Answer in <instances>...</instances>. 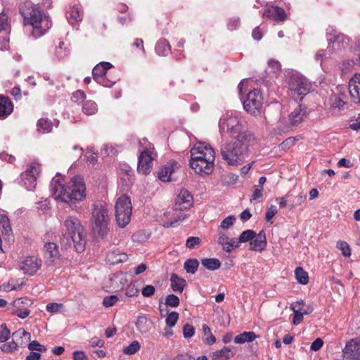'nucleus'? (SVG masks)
Returning a JSON list of instances; mask_svg holds the SVG:
<instances>
[{
    "label": "nucleus",
    "instance_id": "obj_1",
    "mask_svg": "<svg viewBox=\"0 0 360 360\" xmlns=\"http://www.w3.org/2000/svg\"><path fill=\"white\" fill-rule=\"evenodd\" d=\"M256 139L253 133L249 130L244 131L236 136L230 142L221 147L223 159L230 165H239L245 160V155L249 148L253 146Z\"/></svg>",
    "mask_w": 360,
    "mask_h": 360
},
{
    "label": "nucleus",
    "instance_id": "obj_2",
    "mask_svg": "<svg viewBox=\"0 0 360 360\" xmlns=\"http://www.w3.org/2000/svg\"><path fill=\"white\" fill-rule=\"evenodd\" d=\"M51 191L55 199H60L71 205L82 201L86 198L85 184L84 179L80 176L72 178L66 186L60 179H53Z\"/></svg>",
    "mask_w": 360,
    "mask_h": 360
},
{
    "label": "nucleus",
    "instance_id": "obj_3",
    "mask_svg": "<svg viewBox=\"0 0 360 360\" xmlns=\"http://www.w3.org/2000/svg\"><path fill=\"white\" fill-rule=\"evenodd\" d=\"M91 229L94 236L104 238L110 231L109 210L105 203L96 202L92 205Z\"/></svg>",
    "mask_w": 360,
    "mask_h": 360
},
{
    "label": "nucleus",
    "instance_id": "obj_4",
    "mask_svg": "<svg viewBox=\"0 0 360 360\" xmlns=\"http://www.w3.org/2000/svg\"><path fill=\"white\" fill-rule=\"evenodd\" d=\"M20 13L24 18V24L32 27V34L34 38L44 34V32L41 26L43 14L37 6L32 2L26 1L20 6Z\"/></svg>",
    "mask_w": 360,
    "mask_h": 360
},
{
    "label": "nucleus",
    "instance_id": "obj_5",
    "mask_svg": "<svg viewBox=\"0 0 360 360\" xmlns=\"http://www.w3.org/2000/svg\"><path fill=\"white\" fill-rule=\"evenodd\" d=\"M66 231L74 243L77 252H82L86 245V233L80 220L75 216L70 215L63 222Z\"/></svg>",
    "mask_w": 360,
    "mask_h": 360
},
{
    "label": "nucleus",
    "instance_id": "obj_6",
    "mask_svg": "<svg viewBox=\"0 0 360 360\" xmlns=\"http://www.w3.org/2000/svg\"><path fill=\"white\" fill-rule=\"evenodd\" d=\"M219 128L221 134L240 135L243 133V121L236 112H227L219 122Z\"/></svg>",
    "mask_w": 360,
    "mask_h": 360
},
{
    "label": "nucleus",
    "instance_id": "obj_7",
    "mask_svg": "<svg viewBox=\"0 0 360 360\" xmlns=\"http://www.w3.org/2000/svg\"><path fill=\"white\" fill-rule=\"evenodd\" d=\"M139 146L143 148L139 157V163L137 170L139 173L148 174L150 172L152 168V150L150 143L146 139H143L139 141Z\"/></svg>",
    "mask_w": 360,
    "mask_h": 360
},
{
    "label": "nucleus",
    "instance_id": "obj_8",
    "mask_svg": "<svg viewBox=\"0 0 360 360\" xmlns=\"http://www.w3.org/2000/svg\"><path fill=\"white\" fill-rule=\"evenodd\" d=\"M263 97L259 91L255 89L250 91L243 102L244 109L252 115H257L262 106Z\"/></svg>",
    "mask_w": 360,
    "mask_h": 360
},
{
    "label": "nucleus",
    "instance_id": "obj_9",
    "mask_svg": "<svg viewBox=\"0 0 360 360\" xmlns=\"http://www.w3.org/2000/svg\"><path fill=\"white\" fill-rule=\"evenodd\" d=\"M289 88L292 91L301 96L300 99L302 100L303 96L310 91L311 84L307 78L301 75H293L290 79Z\"/></svg>",
    "mask_w": 360,
    "mask_h": 360
},
{
    "label": "nucleus",
    "instance_id": "obj_10",
    "mask_svg": "<svg viewBox=\"0 0 360 360\" xmlns=\"http://www.w3.org/2000/svg\"><path fill=\"white\" fill-rule=\"evenodd\" d=\"M40 171L39 165L33 162L29 165L26 170L21 174V181L27 190H32L35 188L37 179L39 175Z\"/></svg>",
    "mask_w": 360,
    "mask_h": 360
},
{
    "label": "nucleus",
    "instance_id": "obj_11",
    "mask_svg": "<svg viewBox=\"0 0 360 360\" xmlns=\"http://www.w3.org/2000/svg\"><path fill=\"white\" fill-rule=\"evenodd\" d=\"M207 155L208 159H190V167L195 172V173L200 175H207L213 172L214 159L211 158L210 154H207Z\"/></svg>",
    "mask_w": 360,
    "mask_h": 360
},
{
    "label": "nucleus",
    "instance_id": "obj_12",
    "mask_svg": "<svg viewBox=\"0 0 360 360\" xmlns=\"http://www.w3.org/2000/svg\"><path fill=\"white\" fill-rule=\"evenodd\" d=\"M327 40L329 44L328 52L330 53L345 49L349 44V38L336 30H333L328 34Z\"/></svg>",
    "mask_w": 360,
    "mask_h": 360
},
{
    "label": "nucleus",
    "instance_id": "obj_13",
    "mask_svg": "<svg viewBox=\"0 0 360 360\" xmlns=\"http://www.w3.org/2000/svg\"><path fill=\"white\" fill-rule=\"evenodd\" d=\"M342 360H360L359 339H352L346 342L342 349Z\"/></svg>",
    "mask_w": 360,
    "mask_h": 360
},
{
    "label": "nucleus",
    "instance_id": "obj_14",
    "mask_svg": "<svg viewBox=\"0 0 360 360\" xmlns=\"http://www.w3.org/2000/svg\"><path fill=\"white\" fill-rule=\"evenodd\" d=\"M193 202L192 195L187 190H181L175 201L174 207L175 212L177 213L179 211L181 212L189 209L193 205Z\"/></svg>",
    "mask_w": 360,
    "mask_h": 360
},
{
    "label": "nucleus",
    "instance_id": "obj_15",
    "mask_svg": "<svg viewBox=\"0 0 360 360\" xmlns=\"http://www.w3.org/2000/svg\"><path fill=\"white\" fill-rule=\"evenodd\" d=\"M207 154H210L211 158L215 159L214 149L205 143H197L191 150V158L208 159Z\"/></svg>",
    "mask_w": 360,
    "mask_h": 360
},
{
    "label": "nucleus",
    "instance_id": "obj_16",
    "mask_svg": "<svg viewBox=\"0 0 360 360\" xmlns=\"http://www.w3.org/2000/svg\"><path fill=\"white\" fill-rule=\"evenodd\" d=\"M60 254L58 245L54 243H47L44 246V258L45 263L51 266L59 259Z\"/></svg>",
    "mask_w": 360,
    "mask_h": 360
},
{
    "label": "nucleus",
    "instance_id": "obj_17",
    "mask_svg": "<svg viewBox=\"0 0 360 360\" xmlns=\"http://www.w3.org/2000/svg\"><path fill=\"white\" fill-rule=\"evenodd\" d=\"M349 92L352 101L360 103V74L356 73L349 82Z\"/></svg>",
    "mask_w": 360,
    "mask_h": 360
},
{
    "label": "nucleus",
    "instance_id": "obj_18",
    "mask_svg": "<svg viewBox=\"0 0 360 360\" xmlns=\"http://www.w3.org/2000/svg\"><path fill=\"white\" fill-rule=\"evenodd\" d=\"M41 266V261L34 257H28L21 262L20 269L25 274H34Z\"/></svg>",
    "mask_w": 360,
    "mask_h": 360
},
{
    "label": "nucleus",
    "instance_id": "obj_19",
    "mask_svg": "<svg viewBox=\"0 0 360 360\" xmlns=\"http://www.w3.org/2000/svg\"><path fill=\"white\" fill-rule=\"evenodd\" d=\"M112 68L111 63L108 62H102L97 64L92 70L94 79L99 84L105 86L103 76L106 74L108 70Z\"/></svg>",
    "mask_w": 360,
    "mask_h": 360
},
{
    "label": "nucleus",
    "instance_id": "obj_20",
    "mask_svg": "<svg viewBox=\"0 0 360 360\" xmlns=\"http://www.w3.org/2000/svg\"><path fill=\"white\" fill-rule=\"evenodd\" d=\"M307 115V108L304 105H299L290 114L289 120L292 126L299 125Z\"/></svg>",
    "mask_w": 360,
    "mask_h": 360
},
{
    "label": "nucleus",
    "instance_id": "obj_21",
    "mask_svg": "<svg viewBox=\"0 0 360 360\" xmlns=\"http://www.w3.org/2000/svg\"><path fill=\"white\" fill-rule=\"evenodd\" d=\"M266 243L265 232L262 230L256 235V237L252 240L249 249L253 251H262L265 249Z\"/></svg>",
    "mask_w": 360,
    "mask_h": 360
},
{
    "label": "nucleus",
    "instance_id": "obj_22",
    "mask_svg": "<svg viewBox=\"0 0 360 360\" xmlns=\"http://www.w3.org/2000/svg\"><path fill=\"white\" fill-rule=\"evenodd\" d=\"M128 255L122 251L117 249L109 252L105 257V260L110 264H117L127 261Z\"/></svg>",
    "mask_w": 360,
    "mask_h": 360
},
{
    "label": "nucleus",
    "instance_id": "obj_23",
    "mask_svg": "<svg viewBox=\"0 0 360 360\" xmlns=\"http://www.w3.org/2000/svg\"><path fill=\"white\" fill-rule=\"evenodd\" d=\"M263 16H267L276 21H284L287 18L285 11L278 6H272L267 9L264 12Z\"/></svg>",
    "mask_w": 360,
    "mask_h": 360
},
{
    "label": "nucleus",
    "instance_id": "obj_24",
    "mask_svg": "<svg viewBox=\"0 0 360 360\" xmlns=\"http://www.w3.org/2000/svg\"><path fill=\"white\" fill-rule=\"evenodd\" d=\"M290 308L294 315H309L313 312V307L306 304L302 300L292 303Z\"/></svg>",
    "mask_w": 360,
    "mask_h": 360
},
{
    "label": "nucleus",
    "instance_id": "obj_25",
    "mask_svg": "<svg viewBox=\"0 0 360 360\" xmlns=\"http://www.w3.org/2000/svg\"><path fill=\"white\" fill-rule=\"evenodd\" d=\"M115 212H131L132 207L129 197L122 195L117 198L115 206Z\"/></svg>",
    "mask_w": 360,
    "mask_h": 360
},
{
    "label": "nucleus",
    "instance_id": "obj_26",
    "mask_svg": "<svg viewBox=\"0 0 360 360\" xmlns=\"http://www.w3.org/2000/svg\"><path fill=\"white\" fill-rule=\"evenodd\" d=\"M18 347H22L29 342L31 340L30 333L26 332L23 328H20L12 335Z\"/></svg>",
    "mask_w": 360,
    "mask_h": 360
},
{
    "label": "nucleus",
    "instance_id": "obj_27",
    "mask_svg": "<svg viewBox=\"0 0 360 360\" xmlns=\"http://www.w3.org/2000/svg\"><path fill=\"white\" fill-rule=\"evenodd\" d=\"M13 110L11 101L6 97L0 96V118H6Z\"/></svg>",
    "mask_w": 360,
    "mask_h": 360
},
{
    "label": "nucleus",
    "instance_id": "obj_28",
    "mask_svg": "<svg viewBox=\"0 0 360 360\" xmlns=\"http://www.w3.org/2000/svg\"><path fill=\"white\" fill-rule=\"evenodd\" d=\"M235 351L229 347H224L221 349L217 350L212 353V357L213 360H228L233 356Z\"/></svg>",
    "mask_w": 360,
    "mask_h": 360
},
{
    "label": "nucleus",
    "instance_id": "obj_29",
    "mask_svg": "<svg viewBox=\"0 0 360 360\" xmlns=\"http://www.w3.org/2000/svg\"><path fill=\"white\" fill-rule=\"evenodd\" d=\"M171 288L173 291L182 292L186 285V281L184 278H180L177 274L173 273L171 275Z\"/></svg>",
    "mask_w": 360,
    "mask_h": 360
},
{
    "label": "nucleus",
    "instance_id": "obj_30",
    "mask_svg": "<svg viewBox=\"0 0 360 360\" xmlns=\"http://www.w3.org/2000/svg\"><path fill=\"white\" fill-rule=\"evenodd\" d=\"M174 172L172 165H165L158 172V177L162 181L169 182L172 180V174Z\"/></svg>",
    "mask_w": 360,
    "mask_h": 360
},
{
    "label": "nucleus",
    "instance_id": "obj_31",
    "mask_svg": "<svg viewBox=\"0 0 360 360\" xmlns=\"http://www.w3.org/2000/svg\"><path fill=\"white\" fill-rule=\"evenodd\" d=\"M131 212H115L116 221L117 225L121 227H125L130 221Z\"/></svg>",
    "mask_w": 360,
    "mask_h": 360
},
{
    "label": "nucleus",
    "instance_id": "obj_32",
    "mask_svg": "<svg viewBox=\"0 0 360 360\" xmlns=\"http://www.w3.org/2000/svg\"><path fill=\"white\" fill-rule=\"evenodd\" d=\"M256 335L254 332H244L236 335L234 338V342L236 344H243L245 342H250L256 338Z\"/></svg>",
    "mask_w": 360,
    "mask_h": 360
},
{
    "label": "nucleus",
    "instance_id": "obj_33",
    "mask_svg": "<svg viewBox=\"0 0 360 360\" xmlns=\"http://www.w3.org/2000/svg\"><path fill=\"white\" fill-rule=\"evenodd\" d=\"M179 304V297L173 294L169 295L166 297L165 302L160 304V310L161 314H162L163 309L167 308V307H175Z\"/></svg>",
    "mask_w": 360,
    "mask_h": 360
},
{
    "label": "nucleus",
    "instance_id": "obj_34",
    "mask_svg": "<svg viewBox=\"0 0 360 360\" xmlns=\"http://www.w3.org/2000/svg\"><path fill=\"white\" fill-rule=\"evenodd\" d=\"M202 265L208 270L214 271L220 268L221 262L216 258H204L201 260Z\"/></svg>",
    "mask_w": 360,
    "mask_h": 360
},
{
    "label": "nucleus",
    "instance_id": "obj_35",
    "mask_svg": "<svg viewBox=\"0 0 360 360\" xmlns=\"http://www.w3.org/2000/svg\"><path fill=\"white\" fill-rule=\"evenodd\" d=\"M67 18L70 23L74 24L82 20V15L79 9L77 7L72 6L70 8L68 12Z\"/></svg>",
    "mask_w": 360,
    "mask_h": 360
},
{
    "label": "nucleus",
    "instance_id": "obj_36",
    "mask_svg": "<svg viewBox=\"0 0 360 360\" xmlns=\"http://www.w3.org/2000/svg\"><path fill=\"white\" fill-rule=\"evenodd\" d=\"M295 278L297 282L302 285H306L309 283V276L302 267L298 266L295 270Z\"/></svg>",
    "mask_w": 360,
    "mask_h": 360
},
{
    "label": "nucleus",
    "instance_id": "obj_37",
    "mask_svg": "<svg viewBox=\"0 0 360 360\" xmlns=\"http://www.w3.org/2000/svg\"><path fill=\"white\" fill-rule=\"evenodd\" d=\"M199 266V262L197 259H188L184 264V268L188 274H195Z\"/></svg>",
    "mask_w": 360,
    "mask_h": 360
},
{
    "label": "nucleus",
    "instance_id": "obj_38",
    "mask_svg": "<svg viewBox=\"0 0 360 360\" xmlns=\"http://www.w3.org/2000/svg\"><path fill=\"white\" fill-rule=\"evenodd\" d=\"M202 339L203 341L208 345H212L216 342L215 337L212 335L209 326L204 324L202 326Z\"/></svg>",
    "mask_w": 360,
    "mask_h": 360
},
{
    "label": "nucleus",
    "instance_id": "obj_39",
    "mask_svg": "<svg viewBox=\"0 0 360 360\" xmlns=\"http://www.w3.org/2000/svg\"><path fill=\"white\" fill-rule=\"evenodd\" d=\"M136 325L141 333H146L150 328L151 322L146 316H139Z\"/></svg>",
    "mask_w": 360,
    "mask_h": 360
},
{
    "label": "nucleus",
    "instance_id": "obj_40",
    "mask_svg": "<svg viewBox=\"0 0 360 360\" xmlns=\"http://www.w3.org/2000/svg\"><path fill=\"white\" fill-rule=\"evenodd\" d=\"M46 310L50 314H63L67 312L65 307L61 303L52 302L46 305Z\"/></svg>",
    "mask_w": 360,
    "mask_h": 360
},
{
    "label": "nucleus",
    "instance_id": "obj_41",
    "mask_svg": "<svg viewBox=\"0 0 360 360\" xmlns=\"http://www.w3.org/2000/svg\"><path fill=\"white\" fill-rule=\"evenodd\" d=\"M37 129L42 133H49L52 129V123L46 118H41L37 122Z\"/></svg>",
    "mask_w": 360,
    "mask_h": 360
},
{
    "label": "nucleus",
    "instance_id": "obj_42",
    "mask_svg": "<svg viewBox=\"0 0 360 360\" xmlns=\"http://www.w3.org/2000/svg\"><path fill=\"white\" fill-rule=\"evenodd\" d=\"M170 46L169 43L165 39L160 40L155 46L156 53L160 56L166 55V53L169 51Z\"/></svg>",
    "mask_w": 360,
    "mask_h": 360
},
{
    "label": "nucleus",
    "instance_id": "obj_43",
    "mask_svg": "<svg viewBox=\"0 0 360 360\" xmlns=\"http://www.w3.org/2000/svg\"><path fill=\"white\" fill-rule=\"evenodd\" d=\"M97 110V105L93 101H86L82 105L83 112L88 115H94Z\"/></svg>",
    "mask_w": 360,
    "mask_h": 360
},
{
    "label": "nucleus",
    "instance_id": "obj_44",
    "mask_svg": "<svg viewBox=\"0 0 360 360\" xmlns=\"http://www.w3.org/2000/svg\"><path fill=\"white\" fill-rule=\"evenodd\" d=\"M0 228L6 235L9 236V234L11 233L9 219L5 215H0Z\"/></svg>",
    "mask_w": 360,
    "mask_h": 360
},
{
    "label": "nucleus",
    "instance_id": "obj_45",
    "mask_svg": "<svg viewBox=\"0 0 360 360\" xmlns=\"http://www.w3.org/2000/svg\"><path fill=\"white\" fill-rule=\"evenodd\" d=\"M256 237V233L254 231L248 229L243 231L239 236V242L245 243L252 241Z\"/></svg>",
    "mask_w": 360,
    "mask_h": 360
},
{
    "label": "nucleus",
    "instance_id": "obj_46",
    "mask_svg": "<svg viewBox=\"0 0 360 360\" xmlns=\"http://www.w3.org/2000/svg\"><path fill=\"white\" fill-rule=\"evenodd\" d=\"M141 347L139 342L136 340L133 341L130 345L123 348V352L126 354H134Z\"/></svg>",
    "mask_w": 360,
    "mask_h": 360
},
{
    "label": "nucleus",
    "instance_id": "obj_47",
    "mask_svg": "<svg viewBox=\"0 0 360 360\" xmlns=\"http://www.w3.org/2000/svg\"><path fill=\"white\" fill-rule=\"evenodd\" d=\"M175 215L176 216L174 217V219L173 221H166L162 224V226L165 228H169L172 226H175L179 221H182L186 217V215L182 212H179V213L175 212Z\"/></svg>",
    "mask_w": 360,
    "mask_h": 360
},
{
    "label": "nucleus",
    "instance_id": "obj_48",
    "mask_svg": "<svg viewBox=\"0 0 360 360\" xmlns=\"http://www.w3.org/2000/svg\"><path fill=\"white\" fill-rule=\"evenodd\" d=\"M18 347H19L17 345L15 340L13 338V340L11 342L3 344L1 346V350L6 353H10L18 349Z\"/></svg>",
    "mask_w": 360,
    "mask_h": 360
},
{
    "label": "nucleus",
    "instance_id": "obj_49",
    "mask_svg": "<svg viewBox=\"0 0 360 360\" xmlns=\"http://www.w3.org/2000/svg\"><path fill=\"white\" fill-rule=\"evenodd\" d=\"M28 349L33 352H44L46 351V347L36 340H33L28 344Z\"/></svg>",
    "mask_w": 360,
    "mask_h": 360
},
{
    "label": "nucleus",
    "instance_id": "obj_50",
    "mask_svg": "<svg viewBox=\"0 0 360 360\" xmlns=\"http://www.w3.org/2000/svg\"><path fill=\"white\" fill-rule=\"evenodd\" d=\"M338 247L342 251V254L345 257H349L351 255V249L349 244L345 241L340 240L338 242Z\"/></svg>",
    "mask_w": 360,
    "mask_h": 360
},
{
    "label": "nucleus",
    "instance_id": "obj_51",
    "mask_svg": "<svg viewBox=\"0 0 360 360\" xmlns=\"http://www.w3.org/2000/svg\"><path fill=\"white\" fill-rule=\"evenodd\" d=\"M11 332L10 330L7 328L6 323H2L1 325V331H0V342H4L8 340L10 338Z\"/></svg>",
    "mask_w": 360,
    "mask_h": 360
},
{
    "label": "nucleus",
    "instance_id": "obj_52",
    "mask_svg": "<svg viewBox=\"0 0 360 360\" xmlns=\"http://www.w3.org/2000/svg\"><path fill=\"white\" fill-rule=\"evenodd\" d=\"M330 102L331 107L338 109H341L345 104V103L336 95L330 96Z\"/></svg>",
    "mask_w": 360,
    "mask_h": 360
},
{
    "label": "nucleus",
    "instance_id": "obj_53",
    "mask_svg": "<svg viewBox=\"0 0 360 360\" xmlns=\"http://www.w3.org/2000/svg\"><path fill=\"white\" fill-rule=\"evenodd\" d=\"M236 221V217L234 215H229V217H226L220 224V228L222 229H228L229 227H231L234 221Z\"/></svg>",
    "mask_w": 360,
    "mask_h": 360
},
{
    "label": "nucleus",
    "instance_id": "obj_54",
    "mask_svg": "<svg viewBox=\"0 0 360 360\" xmlns=\"http://www.w3.org/2000/svg\"><path fill=\"white\" fill-rule=\"evenodd\" d=\"M201 242V239L199 237L192 236L189 237L186 240V246L189 249H193L196 246L199 245Z\"/></svg>",
    "mask_w": 360,
    "mask_h": 360
},
{
    "label": "nucleus",
    "instance_id": "obj_55",
    "mask_svg": "<svg viewBox=\"0 0 360 360\" xmlns=\"http://www.w3.org/2000/svg\"><path fill=\"white\" fill-rule=\"evenodd\" d=\"M118 301L117 295H110L104 297L103 304L106 307H110L114 305Z\"/></svg>",
    "mask_w": 360,
    "mask_h": 360
},
{
    "label": "nucleus",
    "instance_id": "obj_56",
    "mask_svg": "<svg viewBox=\"0 0 360 360\" xmlns=\"http://www.w3.org/2000/svg\"><path fill=\"white\" fill-rule=\"evenodd\" d=\"M183 333L185 338H191L195 333V328L192 325L187 323L184 326Z\"/></svg>",
    "mask_w": 360,
    "mask_h": 360
},
{
    "label": "nucleus",
    "instance_id": "obj_57",
    "mask_svg": "<svg viewBox=\"0 0 360 360\" xmlns=\"http://www.w3.org/2000/svg\"><path fill=\"white\" fill-rule=\"evenodd\" d=\"M155 288L152 285H146L141 290V293L143 297H148L154 295Z\"/></svg>",
    "mask_w": 360,
    "mask_h": 360
},
{
    "label": "nucleus",
    "instance_id": "obj_58",
    "mask_svg": "<svg viewBox=\"0 0 360 360\" xmlns=\"http://www.w3.org/2000/svg\"><path fill=\"white\" fill-rule=\"evenodd\" d=\"M278 210L275 205H271L266 212L265 219L267 221H270L274 216L277 213Z\"/></svg>",
    "mask_w": 360,
    "mask_h": 360
},
{
    "label": "nucleus",
    "instance_id": "obj_59",
    "mask_svg": "<svg viewBox=\"0 0 360 360\" xmlns=\"http://www.w3.org/2000/svg\"><path fill=\"white\" fill-rule=\"evenodd\" d=\"M86 95L83 91L77 90L74 92L72 96V100L74 102L82 101L84 100Z\"/></svg>",
    "mask_w": 360,
    "mask_h": 360
},
{
    "label": "nucleus",
    "instance_id": "obj_60",
    "mask_svg": "<svg viewBox=\"0 0 360 360\" xmlns=\"http://www.w3.org/2000/svg\"><path fill=\"white\" fill-rule=\"evenodd\" d=\"M139 293L138 288L135 286L134 284L128 285L126 289V295L128 297H134Z\"/></svg>",
    "mask_w": 360,
    "mask_h": 360
},
{
    "label": "nucleus",
    "instance_id": "obj_61",
    "mask_svg": "<svg viewBox=\"0 0 360 360\" xmlns=\"http://www.w3.org/2000/svg\"><path fill=\"white\" fill-rule=\"evenodd\" d=\"M323 345V341L321 338H316L311 345L310 349L313 351H318Z\"/></svg>",
    "mask_w": 360,
    "mask_h": 360
},
{
    "label": "nucleus",
    "instance_id": "obj_62",
    "mask_svg": "<svg viewBox=\"0 0 360 360\" xmlns=\"http://www.w3.org/2000/svg\"><path fill=\"white\" fill-rule=\"evenodd\" d=\"M268 65L275 73L281 70V63L278 60L271 59L268 61Z\"/></svg>",
    "mask_w": 360,
    "mask_h": 360
},
{
    "label": "nucleus",
    "instance_id": "obj_63",
    "mask_svg": "<svg viewBox=\"0 0 360 360\" xmlns=\"http://www.w3.org/2000/svg\"><path fill=\"white\" fill-rule=\"evenodd\" d=\"M87 160L91 164H95L97 162V155L91 149H88L86 153Z\"/></svg>",
    "mask_w": 360,
    "mask_h": 360
},
{
    "label": "nucleus",
    "instance_id": "obj_64",
    "mask_svg": "<svg viewBox=\"0 0 360 360\" xmlns=\"http://www.w3.org/2000/svg\"><path fill=\"white\" fill-rule=\"evenodd\" d=\"M72 355L74 360H88L87 356L83 351H75Z\"/></svg>",
    "mask_w": 360,
    "mask_h": 360
}]
</instances>
